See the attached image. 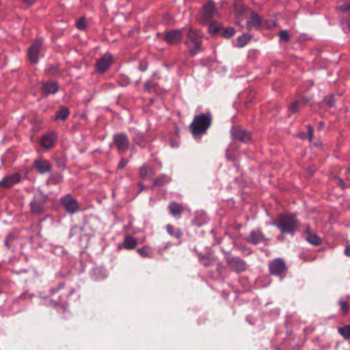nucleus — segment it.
Wrapping results in <instances>:
<instances>
[{"instance_id":"1","label":"nucleus","mask_w":350,"mask_h":350,"mask_svg":"<svg viewBox=\"0 0 350 350\" xmlns=\"http://www.w3.org/2000/svg\"><path fill=\"white\" fill-rule=\"evenodd\" d=\"M271 224L275 226L282 234H290L293 237L299 230V221L295 213H282L279 214Z\"/></svg>"},{"instance_id":"2","label":"nucleus","mask_w":350,"mask_h":350,"mask_svg":"<svg viewBox=\"0 0 350 350\" xmlns=\"http://www.w3.org/2000/svg\"><path fill=\"white\" fill-rule=\"evenodd\" d=\"M212 115L210 112L195 116L189 126L193 137H200L206 134L212 124Z\"/></svg>"},{"instance_id":"3","label":"nucleus","mask_w":350,"mask_h":350,"mask_svg":"<svg viewBox=\"0 0 350 350\" xmlns=\"http://www.w3.org/2000/svg\"><path fill=\"white\" fill-rule=\"evenodd\" d=\"M203 34L201 31L189 28L187 34L185 45L187 47V52L191 57H194L203 51L202 44Z\"/></svg>"},{"instance_id":"4","label":"nucleus","mask_w":350,"mask_h":350,"mask_svg":"<svg viewBox=\"0 0 350 350\" xmlns=\"http://www.w3.org/2000/svg\"><path fill=\"white\" fill-rule=\"evenodd\" d=\"M73 290L65 289V283L61 282L57 286L52 287L50 291L51 299L50 304L55 307L64 308L68 306V297L70 295Z\"/></svg>"},{"instance_id":"5","label":"nucleus","mask_w":350,"mask_h":350,"mask_svg":"<svg viewBox=\"0 0 350 350\" xmlns=\"http://www.w3.org/2000/svg\"><path fill=\"white\" fill-rule=\"evenodd\" d=\"M49 202V197L42 191L38 190L29 203L30 213L33 215H40L44 213Z\"/></svg>"},{"instance_id":"6","label":"nucleus","mask_w":350,"mask_h":350,"mask_svg":"<svg viewBox=\"0 0 350 350\" xmlns=\"http://www.w3.org/2000/svg\"><path fill=\"white\" fill-rule=\"evenodd\" d=\"M268 268L271 275L278 277L280 280H283L287 275L288 266L282 258H276L269 261Z\"/></svg>"},{"instance_id":"7","label":"nucleus","mask_w":350,"mask_h":350,"mask_svg":"<svg viewBox=\"0 0 350 350\" xmlns=\"http://www.w3.org/2000/svg\"><path fill=\"white\" fill-rule=\"evenodd\" d=\"M112 146L116 147L119 154H123L129 149V138L124 133H116L113 135Z\"/></svg>"},{"instance_id":"8","label":"nucleus","mask_w":350,"mask_h":350,"mask_svg":"<svg viewBox=\"0 0 350 350\" xmlns=\"http://www.w3.org/2000/svg\"><path fill=\"white\" fill-rule=\"evenodd\" d=\"M225 260L230 270L236 273H241L247 270V262L239 256H226Z\"/></svg>"},{"instance_id":"9","label":"nucleus","mask_w":350,"mask_h":350,"mask_svg":"<svg viewBox=\"0 0 350 350\" xmlns=\"http://www.w3.org/2000/svg\"><path fill=\"white\" fill-rule=\"evenodd\" d=\"M59 202L69 215H74L79 211V203L71 194L68 193L62 196Z\"/></svg>"},{"instance_id":"10","label":"nucleus","mask_w":350,"mask_h":350,"mask_svg":"<svg viewBox=\"0 0 350 350\" xmlns=\"http://www.w3.org/2000/svg\"><path fill=\"white\" fill-rule=\"evenodd\" d=\"M245 240L248 243L252 245H258L262 243L265 245H268L271 239L265 237L261 228H257L251 230L250 234L245 237Z\"/></svg>"},{"instance_id":"11","label":"nucleus","mask_w":350,"mask_h":350,"mask_svg":"<svg viewBox=\"0 0 350 350\" xmlns=\"http://www.w3.org/2000/svg\"><path fill=\"white\" fill-rule=\"evenodd\" d=\"M219 15V14L216 8L215 1L213 0H208L202 7V21L204 23L211 22L215 16H217Z\"/></svg>"},{"instance_id":"12","label":"nucleus","mask_w":350,"mask_h":350,"mask_svg":"<svg viewBox=\"0 0 350 350\" xmlns=\"http://www.w3.org/2000/svg\"><path fill=\"white\" fill-rule=\"evenodd\" d=\"M183 28L176 29L164 32V40L170 46L180 44L183 38Z\"/></svg>"},{"instance_id":"13","label":"nucleus","mask_w":350,"mask_h":350,"mask_svg":"<svg viewBox=\"0 0 350 350\" xmlns=\"http://www.w3.org/2000/svg\"><path fill=\"white\" fill-rule=\"evenodd\" d=\"M57 139V132L55 131H49L46 132L41 137L40 144L43 148L46 150H49L53 148L55 146Z\"/></svg>"},{"instance_id":"14","label":"nucleus","mask_w":350,"mask_h":350,"mask_svg":"<svg viewBox=\"0 0 350 350\" xmlns=\"http://www.w3.org/2000/svg\"><path fill=\"white\" fill-rule=\"evenodd\" d=\"M43 44V39L40 38L36 39L32 44L29 47L27 55L29 60L31 64H36L38 62V55Z\"/></svg>"},{"instance_id":"15","label":"nucleus","mask_w":350,"mask_h":350,"mask_svg":"<svg viewBox=\"0 0 350 350\" xmlns=\"http://www.w3.org/2000/svg\"><path fill=\"white\" fill-rule=\"evenodd\" d=\"M129 131L132 135L133 142L141 148H145L150 142L146 135L144 133L138 131L136 128L130 127L129 128Z\"/></svg>"},{"instance_id":"16","label":"nucleus","mask_w":350,"mask_h":350,"mask_svg":"<svg viewBox=\"0 0 350 350\" xmlns=\"http://www.w3.org/2000/svg\"><path fill=\"white\" fill-rule=\"evenodd\" d=\"M230 134L235 141H239L243 143H248L251 140V134L241 126H232L230 130Z\"/></svg>"},{"instance_id":"17","label":"nucleus","mask_w":350,"mask_h":350,"mask_svg":"<svg viewBox=\"0 0 350 350\" xmlns=\"http://www.w3.org/2000/svg\"><path fill=\"white\" fill-rule=\"evenodd\" d=\"M33 167L40 174L51 172L52 170L51 163L49 160L41 157L34 159L33 162Z\"/></svg>"},{"instance_id":"18","label":"nucleus","mask_w":350,"mask_h":350,"mask_svg":"<svg viewBox=\"0 0 350 350\" xmlns=\"http://www.w3.org/2000/svg\"><path fill=\"white\" fill-rule=\"evenodd\" d=\"M113 59L109 53L105 54L102 57L96 60L95 68L96 72L103 74L105 73L112 65Z\"/></svg>"},{"instance_id":"19","label":"nucleus","mask_w":350,"mask_h":350,"mask_svg":"<svg viewBox=\"0 0 350 350\" xmlns=\"http://www.w3.org/2000/svg\"><path fill=\"white\" fill-rule=\"evenodd\" d=\"M59 90V85L57 81H46L40 83V91L43 96L55 94Z\"/></svg>"},{"instance_id":"20","label":"nucleus","mask_w":350,"mask_h":350,"mask_svg":"<svg viewBox=\"0 0 350 350\" xmlns=\"http://www.w3.org/2000/svg\"><path fill=\"white\" fill-rule=\"evenodd\" d=\"M21 180V174L18 172L4 176L0 181V187L10 189L19 183Z\"/></svg>"},{"instance_id":"21","label":"nucleus","mask_w":350,"mask_h":350,"mask_svg":"<svg viewBox=\"0 0 350 350\" xmlns=\"http://www.w3.org/2000/svg\"><path fill=\"white\" fill-rule=\"evenodd\" d=\"M262 18L256 12L252 11L250 18L246 22V27L249 31L260 29Z\"/></svg>"},{"instance_id":"22","label":"nucleus","mask_w":350,"mask_h":350,"mask_svg":"<svg viewBox=\"0 0 350 350\" xmlns=\"http://www.w3.org/2000/svg\"><path fill=\"white\" fill-rule=\"evenodd\" d=\"M234 245L235 241L230 235L224 236L219 243L220 250L224 254H230Z\"/></svg>"},{"instance_id":"23","label":"nucleus","mask_w":350,"mask_h":350,"mask_svg":"<svg viewBox=\"0 0 350 350\" xmlns=\"http://www.w3.org/2000/svg\"><path fill=\"white\" fill-rule=\"evenodd\" d=\"M197 255L199 262L204 267H208L215 265V264L217 262V257L211 254L203 255L201 253L198 252Z\"/></svg>"},{"instance_id":"24","label":"nucleus","mask_w":350,"mask_h":350,"mask_svg":"<svg viewBox=\"0 0 350 350\" xmlns=\"http://www.w3.org/2000/svg\"><path fill=\"white\" fill-rule=\"evenodd\" d=\"M232 12L236 18L241 19L245 12V5L243 0H234Z\"/></svg>"},{"instance_id":"25","label":"nucleus","mask_w":350,"mask_h":350,"mask_svg":"<svg viewBox=\"0 0 350 350\" xmlns=\"http://www.w3.org/2000/svg\"><path fill=\"white\" fill-rule=\"evenodd\" d=\"M154 174L153 167L146 163H144L138 170V176L142 179H150Z\"/></svg>"},{"instance_id":"26","label":"nucleus","mask_w":350,"mask_h":350,"mask_svg":"<svg viewBox=\"0 0 350 350\" xmlns=\"http://www.w3.org/2000/svg\"><path fill=\"white\" fill-rule=\"evenodd\" d=\"M168 210L172 216L180 218L184 211V208L182 204H178L176 202H172L168 205Z\"/></svg>"},{"instance_id":"27","label":"nucleus","mask_w":350,"mask_h":350,"mask_svg":"<svg viewBox=\"0 0 350 350\" xmlns=\"http://www.w3.org/2000/svg\"><path fill=\"white\" fill-rule=\"evenodd\" d=\"M64 180V175L61 172L51 173L46 180V185H56L61 183Z\"/></svg>"},{"instance_id":"28","label":"nucleus","mask_w":350,"mask_h":350,"mask_svg":"<svg viewBox=\"0 0 350 350\" xmlns=\"http://www.w3.org/2000/svg\"><path fill=\"white\" fill-rule=\"evenodd\" d=\"M44 74L49 77L61 76L62 72L58 64H49L44 68Z\"/></svg>"},{"instance_id":"29","label":"nucleus","mask_w":350,"mask_h":350,"mask_svg":"<svg viewBox=\"0 0 350 350\" xmlns=\"http://www.w3.org/2000/svg\"><path fill=\"white\" fill-rule=\"evenodd\" d=\"M171 181L170 177L165 174H161L153 179L154 187H162Z\"/></svg>"},{"instance_id":"30","label":"nucleus","mask_w":350,"mask_h":350,"mask_svg":"<svg viewBox=\"0 0 350 350\" xmlns=\"http://www.w3.org/2000/svg\"><path fill=\"white\" fill-rule=\"evenodd\" d=\"M137 245V241L136 239L130 235L126 236L122 243L124 248L128 250H133L136 247Z\"/></svg>"},{"instance_id":"31","label":"nucleus","mask_w":350,"mask_h":350,"mask_svg":"<svg viewBox=\"0 0 350 350\" xmlns=\"http://www.w3.org/2000/svg\"><path fill=\"white\" fill-rule=\"evenodd\" d=\"M70 115V110L68 107L61 106L60 110L56 111L55 116L54 117L55 120H62L65 121L68 119Z\"/></svg>"},{"instance_id":"32","label":"nucleus","mask_w":350,"mask_h":350,"mask_svg":"<svg viewBox=\"0 0 350 350\" xmlns=\"http://www.w3.org/2000/svg\"><path fill=\"white\" fill-rule=\"evenodd\" d=\"M107 277L105 271L99 267H96L92 269L91 278L94 281L105 279Z\"/></svg>"},{"instance_id":"33","label":"nucleus","mask_w":350,"mask_h":350,"mask_svg":"<svg viewBox=\"0 0 350 350\" xmlns=\"http://www.w3.org/2000/svg\"><path fill=\"white\" fill-rule=\"evenodd\" d=\"M137 252L142 258H152L154 256L153 250L149 245H144V247L137 249Z\"/></svg>"},{"instance_id":"34","label":"nucleus","mask_w":350,"mask_h":350,"mask_svg":"<svg viewBox=\"0 0 350 350\" xmlns=\"http://www.w3.org/2000/svg\"><path fill=\"white\" fill-rule=\"evenodd\" d=\"M222 27L223 25L217 21H213L208 25V31L210 34L215 36L221 33Z\"/></svg>"},{"instance_id":"35","label":"nucleus","mask_w":350,"mask_h":350,"mask_svg":"<svg viewBox=\"0 0 350 350\" xmlns=\"http://www.w3.org/2000/svg\"><path fill=\"white\" fill-rule=\"evenodd\" d=\"M305 239L311 245L319 246L322 243L321 238L316 233H312L305 236Z\"/></svg>"},{"instance_id":"36","label":"nucleus","mask_w":350,"mask_h":350,"mask_svg":"<svg viewBox=\"0 0 350 350\" xmlns=\"http://www.w3.org/2000/svg\"><path fill=\"white\" fill-rule=\"evenodd\" d=\"M54 161H55L56 166L57 168L64 170L66 167L67 158L66 155L60 154L54 157Z\"/></svg>"},{"instance_id":"37","label":"nucleus","mask_w":350,"mask_h":350,"mask_svg":"<svg viewBox=\"0 0 350 350\" xmlns=\"http://www.w3.org/2000/svg\"><path fill=\"white\" fill-rule=\"evenodd\" d=\"M166 230L171 237H174L176 239H180L183 234V231L180 228H178L175 230L174 226L172 224H167L166 226Z\"/></svg>"},{"instance_id":"38","label":"nucleus","mask_w":350,"mask_h":350,"mask_svg":"<svg viewBox=\"0 0 350 350\" xmlns=\"http://www.w3.org/2000/svg\"><path fill=\"white\" fill-rule=\"evenodd\" d=\"M252 39V36L248 33H243L237 38V46L244 47Z\"/></svg>"},{"instance_id":"39","label":"nucleus","mask_w":350,"mask_h":350,"mask_svg":"<svg viewBox=\"0 0 350 350\" xmlns=\"http://www.w3.org/2000/svg\"><path fill=\"white\" fill-rule=\"evenodd\" d=\"M236 31L234 27H227L226 28L222 27L221 31V37L226 39H229L234 36Z\"/></svg>"},{"instance_id":"40","label":"nucleus","mask_w":350,"mask_h":350,"mask_svg":"<svg viewBox=\"0 0 350 350\" xmlns=\"http://www.w3.org/2000/svg\"><path fill=\"white\" fill-rule=\"evenodd\" d=\"M338 332L344 339L347 340L350 338V324L346 325L342 327H338Z\"/></svg>"},{"instance_id":"41","label":"nucleus","mask_w":350,"mask_h":350,"mask_svg":"<svg viewBox=\"0 0 350 350\" xmlns=\"http://www.w3.org/2000/svg\"><path fill=\"white\" fill-rule=\"evenodd\" d=\"M323 102L325 103L328 105V107H335L336 100H335V98H334V94H329V95L326 96L323 98Z\"/></svg>"},{"instance_id":"42","label":"nucleus","mask_w":350,"mask_h":350,"mask_svg":"<svg viewBox=\"0 0 350 350\" xmlns=\"http://www.w3.org/2000/svg\"><path fill=\"white\" fill-rule=\"evenodd\" d=\"M301 103V100H295L288 107L289 112L291 113H295L298 112Z\"/></svg>"},{"instance_id":"43","label":"nucleus","mask_w":350,"mask_h":350,"mask_svg":"<svg viewBox=\"0 0 350 350\" xmlns=\"http://www.w3.org/2000/svg\"><path fill=\"white\" fill-rule=\"evenodd\" d=\"M76 27L79 30H85L87 28V23L85 17H81L76 23Z\"/></svg>"},{"instance_id":"44","label":"nucleus","mask_w":350,"mask_h":350,"mask_svg":"<svg viewBox=\"0 0 350 350\" xmlns=\"http://www.w3.org/2000/svg\"><path fill=\"white\" fill-rule=\"evenodd\" d=\"M118 83L122 86H127L131 83V81L129 77L126 75H120Z\"/></svg>"},{"instance_id":"45","label":"nucleus","mask_w":350,"mask_h":350,"mask_svg":"<svg viewBox=\"0 0 350 350\" xmlns=\"http://www.w3.org/2000/svg\"><path fill=\"white\" fill-rule=\"evenodd\" d=\"M279 37L280 40H284L286 42L290 40V34L287 30L283 29L279 33Z\"/></svg>"},{"instance_id":"46","label":"nucleus","mask_w":350,"mask_h":350,"mask_svg":"<svg viewBox=\"0 0 350 350\" xmlns=\"http://www.w3.org/2000/svg\"><path fill=\"white\" fill-rule=\"evenodd\" d=\"M338 304L340 306V309H341L342 312L345 314H347L349 309V306L348 302L347 301H340L338 302Z\"/></svg>"},{"instance_id":"47","label":"nucleus","mask_w":350,"mask_h":350,"mask_svg":"<svg viewBox=\"0 0 350 350\" xmlns=\"http://www.w3.org/2000/svg\"><path fill=\"white\" fill-rule=\"evenodd\" d=\"M336 10L342 12H350V3H345L336 7Z\"/></svg>"},{"instance_id":"48","label":"nucleus","mask_w":350,"mask_h":350,"mask_svg":"<svg viewBox=\"0 0 350 350\" xmlns=\"http://www.w3.org/2000/svg\"><path fill=\"white\" fill-rule=\"evenodd\" d=\"M215 265H216V271L218 274L221 275L223 271L225 270V266L221 262L219 261L218 258L217 259V262Z\"/></svg>"},{"instance_id":"49","label":"nucleus","mask_w":350,"mask_h":350,"mask_svg":"<svg viewBox=\"0 0 350 350\" xmlns=\"http://www.w3.org/2000/svg\"><path fill=\"white\" fill-rule=\"evenodd\" d=\"M129 163V160L126 158L122 157L117 165V170L123 169Z\"/></svg>"},{"instance_id":"50","label":"nucleus","mask_w":350,"mask_h":350,"mask_svg":"<svg viewBox=\"0 0 350 350\" xmlns=\"http://www.w3.org/2000/svg\"><path fill=\"white\" fill-rule=\"evenodd\" d=\"M306 128H307V132H308V140L310 142H311L314 137V130H313V127L310 125V124H308L306 126Z\"/></svg>"},{"instance_id":"51","label":"nucleus","mask_w":350,"mask_h":350,"mask_svg":"<svg viewBox=\"0 0 350 350\" xmlns=\"http://www.w3.org/2000/svg\"><path fill=\"white\" fill-rule=\"evenodd\" d=\"M154 84L150 81H147L144 83V90L146 92L150 93L153 88Z\"/></svg>"},{"instance_id":"52","label":"nucleus","mask_w":350,"mask_h":350,"mask_svg":"<svg viewBox=\"0 0 350 350\" xmlns=\"http://www.w3.org/2000/svg\"><path fill=\"white\" fill-rule=\"evenodd\" d=\"M240 250L243 254L246 256H248L252 253V250L250 247L246 246L241 247Z\"/></svg>"},{"instance_id":"53","label":"nucleus","mask_w":350,"mask_h":350,"mask_svg":"<svg viewBox=\"0 0 350 350\" xmlns=\"http://www.w3.org/2000/svg\"><path fill=\"white\" fill-rule=\"evenodd\" d=\"M192 224H193V225H194L196 226L200 227L204 224V222L200 221L199 218L196 217L193 220Z\"/></svg>"},{"instance_id":"54","label":"nucleus","mask_w":350,"mask_h":350,"mask_svg":"<svg viewBox=\"0 0 350 350\" xmlns=\"http://www.w3.org/2000/svg\"><path fill=\"white\" fill-rule=\"evenodd\" d=\"M172 245V243L171 242L164 243L161 246L159 247V251L161 252L163 250H165Z\"/></svg>"},{"instance_id":"55","label":"nucleus","mask_w":350,"mask_h":350,"mask_svg":"<svg viewBox=\"0 0 350 350\" xmlns=\"http://www.w3.org/2000/svg\"><path fill=\"white\" fill-rule=\"evenodd\" d=\"M305 227L306 228L304 231L305 236H308V234L313 233V232L311 230L310 226L308 224H306Z\"/></svg>"},{"instance_id":"56","label":"nucleus","mask_w":350,"mask_h":350,"mask_svg":"<svg viewBox=\"0 0 350 350\" xmlns=\"http://www.w3.org/2000/svg\"><path fill=\"white\" fill-rule=\"evenodd\" d=\"M27 5L31 6L35 4L37 0H21Z\"/></svg>"},{"instance_id":"57","label":"nucleus","mask_w":350,"mask_h":350,"mask_svg":"<svg viewBox=\"0 0 350 350\" xmlns=\"http://www.w3.org/2000/svg\"><path fill=\"white\" fill-rule=\"evenodd\" d=\"M344 254L347 256L350 257V244H347L345 248Z\"/></svg>"},{"instance_id":"58","label":"nucleus","mask_w":350,"mask_h":350,"mask_svg":"<svg viewBox=\"0 0 350 350\" xmlns=\"http://www.w3.org/2000/svg\"><path fill=\"white\" fill-rule=\"evenodd\" d=\"M147 65L145 64L144 65L140 64L139 66H138V69L142 71V72H144L147 70Z\"/></svg>"},{"instance_id":"59","label":"nucleus","mask_w":350,"mask_h":350,"mask_svg":"<svg viewBox=\"0 0 350 350\" xmlns=\"http://www.w3.org/2000/svg\"><path fill=\"white\" fill-rule=\"evenodd\" d=\"M137 186L139 187V190L137 192V194H139L144 189V186L142 183H139Z\"/></svg>"},{"instance_id":"60","label":"nucleus","mask_w":350,"mask_h":350,"mask_svg":"<svg viewBox=\"0 0 350 350\" xmlns=\"http://www.w3.org/2000/svg\"><path fill=\"white\" fill-rule=\"evenodd\" d=\"M338 180L339 185L341 187V188L345 189V183H344L343 180L340 178H338Z\"/></svg>"},{"instance_id":"61","label":"nucleus","mask_w":350,"mask_h":350,"mask_svg":"<svg viewBox=\"0 0 350 350\" xmlns=\"http://www.w3.org/2000/svg\"><path fill=\"white\" fill-rule=\"evenodd\" d=\"M277 240L280 241H283L284 240V234L282 233L277 237Z\"/></svg>"},{"instance_id":"62","label":"nucleus","mask_w":350,"mask_h":350,"mask_svg":"<svg viewBox=\"0 0 350 350\" xmlns=\"http://www.w3.org/2000/svg\"><path fill=\"white\" fill-rule=\"evenodd\" d=\"M4 244L6 245V247L9 249L10 248V245H9V241H8V239L6 238L5 240H4Z\"/></svg>"},{"instance_id":"63","label":"nucleus","mask_w":350,"mask_h":350,"mask_svg":"<svg viewBox=\"0 0 350 350\" xmlns=\"http://www.w3.org/2000/svg\"><path fill=\"white\" fill-rule=\"evenodd\" d=\"M319 128H322V127H323V126H324V122H319Z\"/></svg>"},{"instance_id":"64","label":"nucleus","mask_w":350,"mask_h":350,"mask_svg":"<svg viewBox=\"0 0 350 350\" xmlns=\"http://www.w3.org/2000/svg\"><path fill=\"white\" fill-rule=\"evenodd\" d=\"M131 152H136V149L135 147H133L131 149Z\"/></svg>"}]
</instances>
